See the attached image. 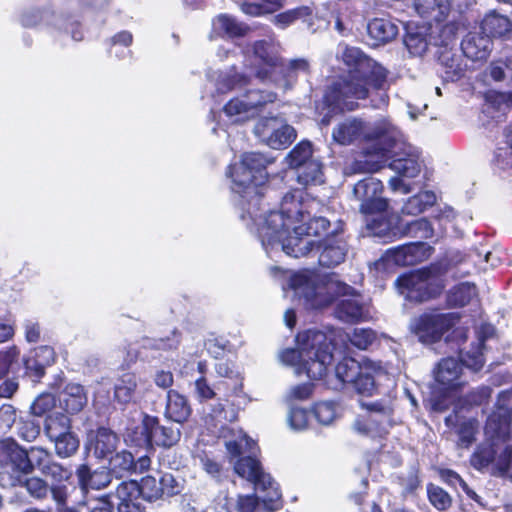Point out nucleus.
<instances>
[{"mask_svg":"<svg viewBox=\"0 0 512 512\" xmlns=\"http://www.w3.org/2000/svg\"><path fill=\"white\" fill-rule=\"evenodd\" d=\"M343 59L354 67L326 86L317 106L320 123L324 126H328L335 116L357 110L359 101L367 99L370 90L386 91L390 86L389 71L365 57L359 49L346 48Z\"/></svg>","mask_w":512,"mask_h":512,"instance_id":"f257e3e1","label":"nucleus"},{"mask_svg":"<svg viewBox=\"0 0 512 512\" xmlns=\"http://www.w3.org/2000/svg\"><path fill=\"white\" fill-rule=\"evenodd\" d=\"M273 161L260 152H244L239 162L227 166L226 176L231 179V191L238 195L236 207L241 220L259 216L260 202L270 189L267 168Z\"/></svg>","mask_w":512,"mask_h":512,"instance_id":"f03ea898","label":"nucleus"},{"mask_svg":"<svg viewBox=\"0 0 512 512\" xmlns=\"http://www.w3.org/2000/svg\"><path fill=\"white\" fill-rule=\"evenodd\" d=\"M346 223L342 219L336 221L329 235L320 240H310L297 236L285 237L282 240L283 251L292 257L308 256L318 252V264L323 268H335L343 263L349 250L345 238Z\"/></svg>","mask_w":512,"mask_h":512,"instance_id":"7ed1b4c3","label":"nucleus"},{"mask_svg":"<svg viewBox=\"0 0 512 512\" xmlns=\"http://www.w3.org/2000/svg\"><path fill=\"white\" fill-rule=\"evenodd\" d=\"M449 267L441 261L403 273L395 285L409 302L422 304L440 298L446 287Z\"/></svg>","mask_w":512,"mask_h":512,"instance_id":"20e7f679","label":"nucleus"},{"mask_svg":"<svg viewBox=\"0 0 512 512\" xmlns=\"http://www.w3.org/2000/svg\"><path fill=\"white\" fill-rule=\"evenodd\" d=\"M131 443L147 451L156 447L170 449L181 439V430L173 425H163L157 416L144 413L140 423L128 432Z\"/></svg>","mask_w":512,"mask_h":512,"instance_id":"39448f33","label":"nucleus"},{"mask_svg":"<svg viewBox=\"0 0 512 512\" xmlns=\"http://www.w3.org/2000/svg\"><path fill=\"white\" fill-rule=\"evenodd\" d=\"M385 372L381 362L366 359L359 362L352 357H343L335 366V375L342 384H352L358 394L374 395L378 387L375 375Z\"/></svg>","mask_w":512,"mask_h":512,"instance_id":"423d86ee","label":"nucleus"},{"mask_svg":"<svg viewBox=\"0 0 512 512\" xmlns=\"http://www.w3.org/2000/svg\"><path fill=\"white\" fill-rule=\"evenodd\" d=\"M392 143H394V140L388 137L384 132L376 135L375 143L366 150L367 156H375L379 160L371 170L378 171L388 162V167L394 170L399 176L405 178L417 177L421 172L419 156L407 152L392 153Z\"/></svg>","mask_w":512,"mask_h":512,"instance_id":"0eeeda50","label":"nucleus"},{"mask_svg":"<svg viewBox=\"0 0 512 512\" xmlns=\"http://www.w3.org/2000/svg\"><path fill=\"white\" fill-rule=\"evenodd\" d=\"M460 319L461 315L458 312H423L411 320L409 329L419 342L432 345L440 342Z\"/></svg>","mask_w":512,"mask_h":512,"instance_id":"6e6552de","label":"nucleus"},{"mask_svg":"<svg viewBox=\"0 0 512 512\" xmlns=\"http://www.w3.org/2000/svg\"><path fill=\"white\" fill-rule=\"evenodd\" d=\"M40 448L31 446L26 449L12 437L0 439V468L8 473L9 485L16 478L28 476L35 471L34 450L39 451Z\"/></svg>","mask_w":512,"mask_h":512,"instance_id":"1a4fd4ad","label":"nucleus"},{"mask_svg":"<svg viewBox=\"0 0 512 512\" xmlns=\"http://www.w3.org/2000/svg\"><path fill=\"white\" fill-rule=\"evenodd\" d=\"M11 487L25 488L27 494L35 500H44L51 494L56 512H78L74 506L68 505L69 492L66 484H52L39 476H22L11 482Z\"/></svg>","mask_w":512,"mask_h":512,"instance_id":"9d476101","label":"nucleus"},{"mask_svg":"<svg viewBox=\"0 0 512 512\" xmlns=\"http://www.w3.org/2000/svg\"><path fill=\"white\" fill-rule=\"evenodd\" d=\"M383 183L372 176L359 180L353 187V195L361 202L359 211L365 216L385 213L389 200L382 196Z\"/></svg>","mask_w":512,"mask_h":512,"instance_id":"9b49d317","label":"nucleus"},{"mask_svg":"<svg viewBox=\"0 0 512 512\" xmlns=\"http://www.w3.org/2000/svg\"><path fill=\"white\" fill-rule=\"evenodd\" d=\"M510 398L511 392L509 390L501 391L498 394V401L495 405V410L487 417L484 426L485 435L489 439H493L501 443H505L510 439L512 408L501 403V401H509Z\"/></svg>","mask_w":512,"mask_h":512,"instance_id":"f8f14e48","label":"nucleus"},{"mask_svg":"<svg viewBox=\"0 0 512 512\" xmlns=\"http://www.w3.org/2000/svg\"><path fill=\"white\" fill-rule=\"evenodd\" d=\"M136 486L145 501L155 502L166 500L181 493L182 485L172 473H163L159 479L146 475L141 478Z\"/></svg>","mask_w":512,"mask_h":512,"instance_id":"ddd939ff","label":"nucleus"},{"mask_svg":"<svg viewBox=\"0 0 512 512\" xmlns=\"http://www.w3.org/2000/svg\"><path fill=\"white\" fill-rule=\"evenodd\" d=\"M250 220L254 224L259 225V233L268 243L280 241L293 224L280 211L264 209L262 201L260 202L259 216L256 219Z\"/></svg>","mask_w":512,"mask_h":512,"instance_id":"4468645a","label":"nucleus"},{"mask_svg":"<svg viewBox=\"0 0 512 512\" xmlns=\"http://www.w3.org/2000/svg\"><path fill=\"white\" fill-rule=\"evenodd\" d=\"M56 352L50 345H40L32 349L28 356L23 358L25 374L34 381H39L46 372V368L56 362Z\"/></svg>","mask_w":512,"mask_h":512,"instance_id":"2eb2a0df","label":"nucleus"},{"mask_svg":"<svg viewBox=\"0 0 512 512\" xmlns=\"http://www.w3.org/2000/svg\"><path fill=\"white\" fill-rule=\"evenodd\" d=\"M298 348H286L281 352V360L289 365H298L300 367L305 359L308 348H315L319 341H326L325 334L317 329H307L299 332L296 336Z\"/></svg>","mask_w":512,"mask_h":512,"instance_id":"dca6fc26","label":"nucleus"},{"mask_svg":"<svg viewBox=\"0 0 512 512\" xmlns=\"http://www.w3.org/2000/svg\"><path fill=\"white\" fill-rule=\"evenodd\" d=\"M75 475L77 477L78 486L82 492L104 489L108 487L113 480L106 466L92 469L88 463L79 464L76 467Z\"/></svg>","mask_w":512,"mask_h":512,"instance_id":"f3484780","label":"nucleus"},{"mask_svg":"<svg viewBox=\"0 0 512 512\" xmlns=\"http://www.w3.org/2000/svg\"><path fill=\"white\" fill-rule=\"evenodd\" d=\"M391 251L397 265L414 266L429 259L434 248L424 241H416L397 246Z\"/></svg>","mask_w":512,"mask_h":512,"instance_id":"a211bd4d","label":"nucleus"},{"mask_svg":"<svg viewBox=\"0 0 512 512\" xmlns=\"http://www.w3.org/2000/svg\"><path fill=\"white\" fill-rule=\"evenodd\" d=\"M33 459L36 461L35 469L44 476L50 477L52 484H65L72 477V472L61 463L54 461L51 452L46 448L34 450Z\"/></svg>","mask_w":512,"mask_h":512,"instance_id":"6ab92c4d","label":"nucleus"},{"mask_svg":"<svg viewBox=\"0 0 512 512\" xmlns=\"http://www.w3.org/2000/svg\"><path fill=\"white\" fill-rule=\"evenodd\" d=\"M313 203L314 200L303 199L301 190L293 188L282 197L279 211L291 223H298V221H304L305 217H309V208Z\"/></svg>","mask_w":512,"mask_h":512,"instance_id":"aec40b11","label":"nucleus"},{"mask_svg":"<svg viewBox=\"0 0 512 512\" xmlns=\"http://www.w3.org/2000/svg\"><path fill=\"white\" fill-rule=\"evenodd\" d=\"M324 342L319 341L315 344V348H308L305 359L299 367L311 380L322 379L327 373V364L330 362L332 354L323 349Z\"/></svg>","mask_w":512,"mask_h":512,"instance_id":"412c9836","label":"nucleus"},{"mask_svg":"<svg viewBox=\"0 0 512 512\" xmlns=\"http://www.w3.org/2000/svg\"><path fill=\"white\" fill-rule=\"evenodd\" d=\"M276 119V117L271 118V120L274 121H276ZM269 121V118H263L255 127L256 133L263 137L266 144L273 149H283L288 147L296 138L295 129L292 126L285 124L277 129L269 131Z\"/></svg>","mask_w":512,"mask_h":512,"instance_id":"4be33fe9","label":"nucleus"},{"mask_svg":"<svg viewBox=\"0 0 512 512\" xmlns=\"http://www.w3.org/2000/svg\"><path fill=\"white\" fill-rule=\"evenodd\" d=\"M462 367L453 357L440 360L435 372L436 382L446 391H457L461 388L460 377Z\"/></svg>","mask_w":512,"mask_h":512,"instance_id":"5701e85b","label":"nucleus"},{"mask_svg":"<svg viewBox=\"0 0 512 512\" xmlns=\"http://www.w3.org/2000/svg\"><path fill=\"white\" fill-rule=\"evenodd\" d=\"M298 223L293 227V233L286 237L297 236L306 239L315 237L320 240L331 232V222L323 216H312L310 209L309 217H305L304 221H298Z\"/></svg>","mask_w":512,"mask_h":512,"instance_id":"b1692460","label":"nucleus"},{"mask_svg":"<svg viewBox=\"0 0 512 512\" xmlns=\"http://www.w3.org/2000/svg\"><path fill=\"white\" fill-rule=\"evenodd\" d=\"M399 34L398 26L390 19L373 18L367 24V35L372 47L390 43Z\"/></svg>","mask_w":512,"mask_h":512,"instance_id":"393cba45","label":"nucleus"},{"mask_svg":"<svg viewBox=\"0 0 512 512\" xmlns=\"http://www.w3.org/2000/svg\"><path fill=\"white\" fill-rule=\"evenodd\" d=\"M499 454V442L486 437L483 442L477 445L470 456V464L478 471H483L492 465L493 475L499 476L495 470V463Z\"/></svg>","mask_w":512,"mask_h":512,"instance_id":"a878e982","label":"nucleus"},{"mask_svg":"<svg viewBox=\"0 0 512 512\" xmlns=\"http://www.w3.org/2000/svg\"><path fill=\"white\" fill-rule=\"evenodd\" d=\"M87 393L79 383H68L59 393L58 401L65 413L74 415L83 410L87 404Z\"/></svg>","mask_w":512,"mask_h":512,"instance_id":"bb28decb","label":"nucleus"},{"mask_svg":"<svg viewBox=\"0 0 512 512\" xmlns=\"http://www.w3.org/2000/svg\"><path fill=\"white\" fill-rule=\"evenodd\" d=\"M437 60L442 67V77L445 81H458L464 75L465 65L454 47L439 48Z\"/></svg>","mask_w":512,"mask_h":512,"instance_id":"cd10ccee","label":"nucleus"},{"mask_svg":"<svg viewBox=\"0 0 512 512\" xmlns=\"http://www.w3.org/2000/svg\"><path fill=\"white\" fill-rule=\"evenodd\" d=\"M392 417L370 413L358 415L354 422V429L361 435L384 438L388 434L387 425Z\"/></svg>","mask_w":512,"mask_h":512,"instance_id":"c85d7f7f","label":"nucleus"},{"mask_svg":"<svg viewBox=\"0 0 512 512\" xmlns=\"http://www.w3.org/2000/svg\"><path fill=\"white\" fill-rule=\"evenodd\" d=\"M115 496L118 498V512H145V506L139 501V491L136 486V480L122 481L115 490Z\"/></svg>","mask_w":512,"mask_h":512,"instance_id":"c756f323","label":"nucleus"},{"mask_svg":"<svg viewBox=\"0 0 512 512\" xmlns=\"http://www.w3.org/2000/svg\"><path fill=\"white\" fill-rule=\"evenodd\" d=\"M192 414V407L186 396L177 390L169 389L164 415L167 419L178 423H185Z\"/></svg>","mask_w":512,"mask_h":512,"instance_id":"7c9ffc66","label":"nucleus"},{"mask_svg":"<svg viewBox=\"0 0 512 512\" xmlns=\"http://www.w3.org/2000/svg\"><path fill=\"white\" fill-rule=\"evenodd\" d=\"M235 473L246 478L255 485H263L265 487L266 480L270 477L263 471L261 462L254 456L239 457L234 463Z\"/></svg>","mask_w":512,"mask_h":512,"instance_id":"2f4dec72","label":"nucleus"},{"mask_svg":"<svg viewBox=\"0 0 512 512\" xmlns=\"http://www.w3.org/2000/svg\"><path fill=\"white\" fill-rule=\"evenodd\" d=\"M512 31V21L496 11L487 13L481 21L480 32L486 38H503Z\"/></svg>","mask_w":512,"mask_h":512,"instance_id":"473e14b6","label":"nucleus"},{"mask_svg":"<svg viewBox=\"0 0 512 512\" xmlns=\"http://www.w3.org/2000/svg\"><path fill=\"white\" fill-rule=\"evenodd\" d=\"M478 297V288L474 283L465 281L453 285L446 293L448 308H463Z\"/></svg>","mask_w":512,"mask_h":512,"instance_id":"72a5a7b5","label":"nucleus"},{"mask_svg":"<svg viewBox=\"0 0 512 512\" xmlns=\"http://www.w3.org/2000/svg\"><path fill=\"white\" fill-rule=\"evenodd\" d=\"M119 443L120 438L115 431L100 426L96 429L93 440L94 454L97 458L106 459L116 451Z\"/></svg>","mask_w":512,"mask_h":512,"instance_id":"f704fd0d","label":"nucleus"},{"mask_svg":"<svg viewBox=\"0 0 512 512\" xmlns=\"http://www.w3.org/2000/svg\"><path fill=\"white\" fill-rule=\"evenodd\" d=\"M364 136V122L357 118L340 122L332 132L333 140L340 145H349Z\"/></svg>","mask_w":512,"mask_h":512,"instance_id":"c9c22d12","label":"nucleus"},{"mask_svg":"<svg viewBox=\"0 0 512 512\" xmlns=\"http://www.w3.org/2000/svg\"><path fill=\"white\" fill-rule=\"evenodd\" d=\"M397 229L402 237H411L419 241L430 239L434 236V228L427 218H418L409 222L399 220Z\"/></svg>","mask_w":512,"mask_h":512,"instance_id":"e433bc0d","label":"nucleus"},{"mask_svg":"<svg viewBox=\"0 0 512 512\" xmlns=\"http://www.w3.org/2000/svg\"><path fill=\"white\" fill-rule=\"evenodd\" d=\"M414 7L422 18L436 22L444 20L450 10L448 0H414Z\"/></svg>","mask_w":512,"mask_h":512,"instance_id":"4c0bfd02","label":"nucleus"},{"mask_svg":"<svg viewBox=\"0 0 512 512\" xmlns=\"http://www.w3.org/2000/svg\"><path fill=\"white\" fill-rule=\"evenodd\" d=\"M286 0H241L238 2L240 10L251 17H261L273 14L285 5Z\"/></svg>","mask_w":512,"mask_h":512,"instance_id":"58836bf2","label":"nucleus"},{"mask_svg":"<svg viewBox=\"0 0 512 512\" xmlns=\"http://www.w3.org/2000/svg\"><path fill=\"white\" fill-rule=\"evenodd\" d=\"M108 471H110L111 477L117 479L122 478L125 475L135 473V458L133 454L128 450H121L120 452H114L109 456Z\"/></svg>","mask_w":512,"mask_h":512,"instance_id":"ea45409f","label":"nucleus"},{"mask_svg":"<svg viewBox=\"0 0 512 512\" xmlns=\"http://www.w3.org/2000/svg\"><path fill=\"white\" fill-rule=\"evenodd\" d=\"M299 73L310 74V65L306 59L298 58L287 62L282 58L277 83L290 85L297 80Z\"/></svg>","mask_w":512,"mask_h":512,"instance_id":"a19ab883","label":"nucleus"},{"mask_svg":"<svg viewBox=\"0 0 512 512\" xmlns=\"http://www.w3.org/2000/svg\"><path fill=\"white\" fill-rule=\"evenodd\" d=\"M296 171L297 182L304 188L324 183L323 165L314 158L298 167Z\"/></svg>","mask_w":512,"mask_h":512,"instance_id":"79ce46f5","label":"nucleus"},{"mask_svg":"<svg viewBox=\"0 0 512 512\" xmlns=\"http://www.w3.org/2000/svg\"><path fill=\"white\" fill-rule=\"evenodd\" d=\"M489 42L488 38L473 35L462 40L461 50L467 58L473 61L486 60L490 53Z\"/></svg>","mask_w":512,"mask_h":512,"instance_id":"37998d69","label":"nucleus"},{"mask_svg":"<svg viewBox=\"0 0 512 512\" xmlns=\"http://www.w3.org/2000/svg\"><path fill=\"white\" fill-rule=\"evenodd\" d=\"M304 297L307 304L315 310L327 308L336 300L335 294L331 292L329 286L325 284L313 285L309 291L304 293Z\"/></svg>","mask_w":512,"mask_h":512,"instance_id":"c03bdc74","label":"nucleus"},{"mask_svg":"<svg viewBox=\"0 0 512 512\" xmlns=\"http://www.w3.org/2000/svg\"><path fill=\"white\" fill-rule=\"evenodd\" d=\"M72 430V421L67 413L52 412L45 417L44 432L49 440Z\"/></svg>","mask_w":512,"mask_h":512,"instance_id":"a18cd8bd","label":"nucleus"},{"mask_svg":"<svg viewBox=\"0 0 512 512\" xmlns=\"http://www.w3.org/2000/svg\"><path fill=\"white\" fill-rule=\"evenodd\" d=\"M215 24L223 35L231 39L244 37L250 31V27L247 24L239 22L235 17L229 14H219L216 17Z\"/></svg>","mask_w":512,"mask_h":512,"instance_id":"49530a36","label":"nucleus"},{"mask_svg":"<svg viewBox=\"0 0 512 512\" xmlns=\"http://www.w3.org/2000/svg\"><path fill=\"white\" fill-rule=\"evenodd\" d=\"M137 388V377L132 372L123 373L114 388V398L120 404L130 403Z\"/></svg>","mask_w":512,"mask_h":512,"instance_id":"de8ad7c7","label":"nucleus"},{"mask_svg":"<svg viewBox=\"0 0 512 512\" xmlns=\"http://www.w3.org/2000/svg\"><path fill=\"white\" fill-rule=\"evenodd\" d=\"M335 315L342 321L357 323L363 318V305L353 298L342 299L336 304Z\"/></svg>","mask_w":512,"mask_h":512,"instance_id":"09e8293b","label":"nucleus"},{"mask_svg":"<svg viewBox=\"0 0 512 512\" xmlns=\"http://www.w3.org/2000/svg\"><path fill=\"white\" fill-rule=\"evenodd\" d=\"M436 200L432 191H421L407 199L403 204L401 212L406 215H418L428 207L434 205Z\"/></svg>","mask_w":512,"mask_h":512,"instance_id":"8fccbe9b","label":"nucleus"},{"mask_svg":"<svg viewBox=\"0 0 512 512\" xmlns=\"http://www.w3.org/2000/svg\"><path fill=\"white\" fill-rule=\"evenodd\" d=\"M245 102L251 111V117L258 115L263 108L277 100V94L273 91L251 89L244 94Z\"/></svg>","mask_w":512,"mask_h":512,"instance_id":"3c124183","label":"nucleus"},{"mask_svg":"<svg viewBox=\"0 0 512 512\" xmlns=\"http://www.w3.org/2000/svg\"><path fill=\"white\" fill-rule=\"evenodd\" d=\"M50 441L54 443L56 455L63 459L75 455L80 447V439L72 430Z\"/></svg>","mask_w":512,"mask_h":512,"instance_id":"603ef678","label":"nucleus"},{"mask_svg":"<svg viewBox=\"0 0 512 512\" xmlns=\"http://www.w3.org/2000/svg\"><path fill=\"white\" fill-rule=\"evenodd\" d=\"M312 10L308 6H299L293 9L280 12L274 16L273 23L281 29H285L296 23L298 20L306 21L310 19Z\"/></svg>","mask_w":512,"mask_h":512,"instance_id":"864d4df0","label":"nucleus"},{"mask_svg":"<svg viewBox=\"0 0 512 512\" xmlns=\"http://www.w3.org/2000/svg\"><path fill=\"white\" fill-rule=\"evenodd\" d=\"M313 158V146L308 140L296 144L286 156L287 165L291 169H297Z\"/></svg>","mask_w":512,"mask_h":512,"instance_id":"5fc2aeb1","label":"nucleus"},{"mask_svg":"<svg viewBox=\"0 0 512 512\" xmlns=\"http://www.w3.org/2000/svg\"><path fill=\"white\" fill-rule=\"evenodd\" d=\"M426 491L428 501L436 510L446 511L452 506V497L442 487L428 483L426 485Z\"/></svg>","mask_w":512,"mask_h":512,"instance_id":"6e6d98bb","label":"nucleus"},{"mask_svg":"<svg viewBox=\"0 0 512 512\" xmlns=\"http://www.w3.org/2000/svg\"><path fill=\"white\" fill-rule=\"evenodd\" d=\"M504 145L498 146L494 154V162L501 169L512 166V124L504 130Z\"/></svg>","mask_w":512,"mask_h":512,"instance_id":"4d7b16f0","label":"nucleus"},{"mask_svg":"<svg viewBox=\"0 0 512 512\" xmlns=\"http://www.w3.org/2000/svg\"><path fill=\"white\" fill-rule=\"evenodd\" d=\"M398 483L402 487L404 497L413 496L422 488V479L418 466L412 467L406 476H399Z\"/></svg>","mask_w":512,"mask_h":512,"instance_id":"13d9d810","label":"nucleus"},{"mask_svg":"<svg viewBox=\"0 0 512 512\" xmlns=\"http://www.w3.org/2000/svg\"><path fill=\"white\" fill-rule=\"evenodd\" d=\"M484 345V339H482L479 342H477L476 345L470 351H467L461 356L462 363L469 369L473 370L474 372H478L484 367Z\"/></svg>","mask_w":512,"mask_h":512,"instance_id":"bf43d9fd","label":"nucleus"},{"mask_svg":"<svg viewBox=\"0 0 512 512\" xmlns=\"http://www.w3.org/2000/svg\"><path fill=\"white\" fill-rule=\"evenodd\" d=\"M376 340V333L371 328H354L349 336L351 345L360 349H368Z\"/></svg>","mask_w":512,"mask_h":512,"instance_id":"052dcab7","label":"nucleus"},{"mask_svg":"<svg viewBox=\"0 0 512 512\" xmlns=\"http://www.w3.org/2000/svg\"><path fill=\"white\" fill-rule=\"evenodd\" d=\"M56 405V399L51 393H42L32 402L30 406L31 414L37 417H43L50 413Z\"/></svg>","mask_w":512,"mask_h":512,"instance_id":"680f3d73","label":"nucleus"},{"mask_svg":"<svg viewBox=\"0 0 512 512\" xmlns=\"http://www.w3.org/2000/svg\"><path fill=\"white\" fill-rule=\"evenodd\" d=\"M282 57L275 59V65L269 62L258 63L255 68V77L262 82H272L277 84V77L281 66Z\"/></svg>","mask_w":512,"mask_h":512,"instance_id":"e2e57ef3","label":"nucleus"},{"mask_svg":"<svg viewBox=\"0 0 512 512\" xmlns=\"http://www.w3.org/2000/svg\"><path fill=\"white\" fill-rule=\"evenodd\" d=\"M215 371L216 373L225 378L235 379L236 383L233 388V393L235 395H239L240 392L243 390V377L240 376V374L234 370V364L229 361H220L215 365Z\"/></svg>","mask_w":512,"mask_h":512,"instance_id":"0e129e2a","label":"nucleus"},{"mask_svg":"<svg viewBox=\"0 0 512 512\" xmlns=\"http://www.w3.org/2000/svg\"><path fill=\"white\" fill-rule=\"evenodd\" d=\"M404 44L412 56H422L428 50V41L420 33H407Z\"/></svg>","mask_w":512,"mask_h":512,"instance_id":"69168bd1","label":"nucleus"},{"mask_svg":"<svg viewBox=\"0 0 512 512\" xmlns=\"http://www.w3.org/2000/svg\"><path fill=\"white\" fill-rule=\"evenodd\" d=\"M492 388L488 385H480L470 390L465 395V402L470 406L488 404L492 396Z\"/></svg>","mask_w":512,"mask_h":512,"instance_id":"338daca9","label":"nucleus"},{"mask_svg":"<svg viewBox=\"0 0 512 512\" xmlns=\"http://www.w3.org/2000/svg\"><path fill=\"white\" fill-rule=\"evenodd\" d=\"M459 23L452 21L444 24L438 34L439 48L454 47L457 41Z\"/></svg>","mask_w":512,"mask_h":512,"instance_id":"774afa93","label":"nucleus"}]
</instances>
